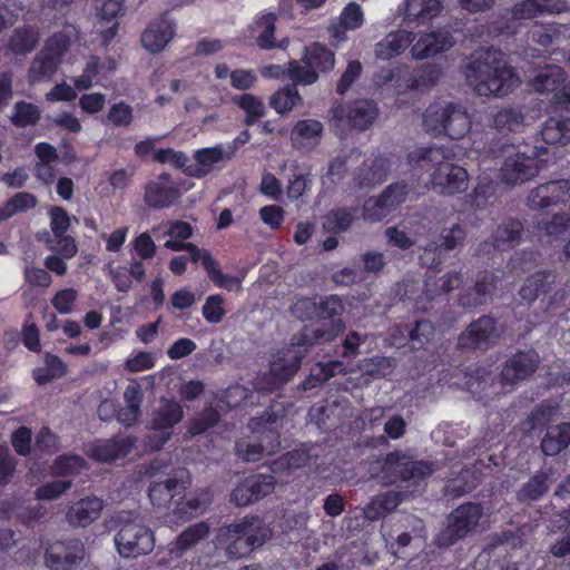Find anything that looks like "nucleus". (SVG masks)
I'll return each instance as SVG.
<instances>
[{"mask_svg": "<svg viewBox=\"0 0 570 570\" xmlns=\"http://www.w3.org/2000/svg\"><path fill=\"white\" fill-rule=\"evenodd\" d=\"M502 57L500 49L488 48L465 66L466 83L478 96L504 97L520 83L517 72Z\"/></svg>", "mask_w": 570, "mask_h": 570, "instance_id": "1", "label": "nucleus"}, {"mask_svg": "<svg viewBox=\"0 0 570 570\" xmlns=\"http://www.w3.org/2000/svg\"><path fill=\"white\" fill-rule=\"evenodd\" d=\"M267 539L263 521L256 515H246L239 522L218 528L213 543L216 550H223L230 560L249 556Z\"/></svg>", "mask_w": 570, "mask_h": 570, "instance_id": "2", "label": "nucleus"}, {"mask_svg": "<svg viewBox=\"0 0 570 570\" xmlns=\"http://www.w3.org/2000/svg\"><path fill=\"white\" fill-rule=\"evenodd\" d=\"M275 422L276 415L267 410L259 416L250 417L248 428L254 435L236 441V455L246 462H257L264 454H274L281 448L279 432L273 428Z\"/></svg>", "mask_w": 570, "mask_h": 570, "instance_id": "3", "label": "nucleus"}, {"mask_svg": "<svg viewBox=\"0 0 570 570\" xmlns=\"http://www.w3.org/2000/svg\"><path fill=\"white\" fill-rule=\"evenodd\" d=\"M160 468L156 461L145 466L144 474L151 480L148 498L154 507L174 508L177 500L185 498L188 480L181 470L165 472Z\"/></svg>", "mask_w": 570, "mask_h": 570, "instance_id": "4", "label": "nucleus"}, {"mask_svg": "<svg viewBox=\"0 0 570 570\" xmlns=\"http://www.w3.org/2000/svg\"><path fill=\"white\" fill-rule=\"evenodd\" d=\"M482 514L483 508L479 502H464L458 505L448 514L433 543L438 548H450L464 540L476 530Z\"/></svg>", "mask_w": 570, "mask_h": 570, "instance_id": "5", "label": "nucleus"}, {"mask_svg": "<svg viewBox=\"0 0 570 570\" xmlns=\"http://www.w3.org/2000/svg\"><path fill=\"white\" fill-rule=\"evenodd\" d=\"M334 65V52L321 42H313L305 47L301 62L288 61L287 77L295 85H313L318 80L320 73L330 72Z\"/></svg>", "mask_w": 570, "mask_h": 570, "instance_id": "6", "label": "nucleus"}, {"mask_svg": "<svg viewBox=\"0 0 570 570\" xmlns=\"http://www.w3.org/2000/svg\"><path fill=\"white\" fill-rule=\"evenodd\" d=\"M423 125L426 131L434 136L444 135L452 140L463 138L471 129L468 112L453 102H448L445 106L430 105L423 114Z\"/></svg>", "mask_w": 570, "mask_h": 570, "instance_id": "7", "label": "nucleus"}, {"mask_svg": "<svg viewBox=\"0 0 570 570\" xmlns=\"http://www.w3.org/2000/svg\"><path fill=\"white\" fill-rule=\"evenodd\" d=\"M315 338L307 328H304L293 335L288 346L276 352L269 364V373L279 385L294 377Z\"/></svg>", "mask_w": 570, "mask_h": 570, "instance_id": "8", "label": "nucleus"}, {"mask_svg": "<svg viewBox=\"0 0 570 570\" xmlns=\"http://www.w3.org/2000/svg\"><path fill=\"white\" fill-rule=\"evenodd\" d=\"M405 455L401 451L386 453L381 460L382 471L393 470V482L401 481L407 483L406 488H412L411 497L422 493L425 488V481L434 472L433 463L424 460L402 462Z\"/></svg>", "mask_w": 570, "mask_h": 570, "instance_id": "9", "label": "nucleus"}, {"mask_svg": "<svg viewBox=\"0 0 570 570\" xmlns=\"http://www.w3.org/2000/svg\"><path fill=\"white\" fill-rule=\"evenodd\" d=\"M499 338L498 321L491 315H481L459 334L456 348L461 352H484L490 350Z\"/></svg>", "mask_w": 570, "mask_h": 570, "instance_id": "10", "label": "nucleus"}, {"mask_svg": "<svg viewBox=\"0 0 570 570\" xmlns=\"http://www.w3.org/2000/svg\"><path fill=\"white\" fill-rule=\"evenodd\" d=\"M115 543L121 557L136 558L151 552L155 539L148 527L128 521L120 525Z\"/></svg>", "mask_w": 570, "mask_h": 570, "instance_id": "11", "label": "nucleus"}, {"mask_svg": "<svg viewBox=\"0 0 570 570\" xmlns=\"http://www.w3.org/2000/svg\"><path fill=\"white\" fill-rule=\"evenodd\" d=\"M181 195L179 185L173 180L170 174L165 171L147 181L144 187V203L147 207L156 210L175 206Z\"/></svg>", "mask_w": 570, "mask_h": 570, "instance_id": "12", "label": "nucleus"}, {"mask_svg": "<svg viewBox=\"0 0 570 570\" xmlns=\"http://www.w3.org/2000/svg\"><path fill=\"white\" fill-rule=\"evenodd\" d=\"M276 480L271 474L256 473L242 479L230 492V502L236 507L250 505L275 490Z\"/></svg>", "mask_w": 570, "mask_h": 570, "instance_id": "13", "label": "nucleus"}, {"mask_svg": "<svg viewBox=\"0 0 570 570\" xmlns=\"http://www.w3.org/2000/svg\"><path fill=\"white\" fill-rule=\"evenodd\" d=\"M85 558V546L76 538L56 541L45 552V563L50 570H73Z\"/></svg>", "mask_w": 570, "mask_h": 570, "instance_id": "14", "label": "nucleus"}, {"mask_svg": "<svg viewBox=\"0 0 570 570\" xmlns=\"http://www.w3.org/2000/svg\"><path fill=\"white\" fill-rule=\"evenodd\" d=\"M301 317L306 320L328 321L343 325L341 316L345 309L343 301L337 295L325 297H305L296 303Z\"/></svg>", "mask_w": 570, "mask_h": 570, "instance_id": "15", "label": "nucleus"}, {"mask_svg": "<svg viewBox=\"0 0 570 570\" xmlns=\"http://www.w3.org/2000/svg\"><path fill=\"white\" fill-rule=\"evenodd\" d=\"M539 364L540 357L534 350L517 351L504 362L500 372V383L503 386H513L529 379Z\"/></svg>", "mask_w": 570, "mask_h": 570, "instance_id": "16", "label": "nucleus"}, {"mask_svg": "<svg viewBox=\"0 0 570 570\" xmlns=\"http://www.w3.org/2000/svg\"><path fill=\"white\" fill-rule=\"evenodd\" d=\"M524 232L518 218L507 217L497 226L492 235L480 244V252L491 254L495 250H510L521 243Z\"/></svg>", "mask_w": 570, "mask_h": 570, "instance_id": "17", "label": "nucleus"}, {"mask_svg": "<svg viewBox=\"0 0 570 570\" xmlns=\"http://www.w3.org/2000/svg\"><path fill=\"white\" fill-rule=\"evenodd\" d=\"M468 184L466 169L452 163L436 167L431 175L432 189L443 196L464 193Z\"/></svg>", "mask_w": 570, "mask_h": 570, "instance_id": "18", "label": "nucleus"}, {"mask_svg": "<svg viewBox=\"0 0 570 570\" xmlns=\"http://www.w3.org/2000/svg\"><path fill=\"white\" fill-rule=\"evenodd\" d=\"M570 199V179L547 181L533 188L528 197L531 209H544Z\"/></svg>", "mask_w": 570, "mask_h": 570, "instance_id": "19", "label": "nucleus"}, {"mask_svg": "<svg viewBox=\"0 0 570 570\" xmlns=\"http://www.w3.org/2000/svg\"><path fill=\"white\" fill-rule=\"evenodd\" d=\"M135 444V436H112L107 440L97 441L91 446L89 455L97 462L111 463L130 454Z\"/></svg>", "mask_w": 570, "mask_h": 570, "instance_id": "20", "label": "nucleus"}, {"mask_svg": "<svg viewBox=\"0 0 570 570\" xmlns=\"http://www.w3.org/2000/svg\"><path fill=\"white\" fill-rule=\"evenodd\" d=\"M453 45L451 32L446 29H439L422 35L412 46L411 55L416 60H423L450 50Z\"/></svg>", "mask_w": 570, "mask_h": 570, "instance_id": "21", "label": "nucleus"}, {"mask_svg": "<svg viewBox=\"0 0 570 570\" xmlns=\"http://www.w3.org/2000/svg\"><path fill=\"white\" fill-rule=\"evenodd\" d=\"M538 174L535 160L523 154L508 157L500 168V177L508 185H519L534 178Z\"/></svg>", "mask_w": 570, "mask_h": 570, "instance_id": "22", "label": "nucleus"}, {"mask_svg": "<svg viewBox=\"0 0 570 570\" xmlns=\"http://www.w3.org/2000/svg\"><path fill=\"white\" fill-rule=\"evenodd\" d=\"M175 22L168 19L167 13L151 21L141 33V45L149 52L161 51L175 35Z\"/></svg>", "mask_w": 570, "mask_h": 570, "instance_id": "23", "label": "nucleus"}, {"mask_svg": "<svg viewBox=\"0 0 570 570\" xmlns=\"http://www.w3.org/2000/svg\"><path fill=\"white\" fill-rule=\"evenodd\" d=\"M104 501L96 497H85L72 503L66 512V520L71 527L86 528L99 519Z\"/></svg>", "mask_w": 570, "mask_h": 570, "instance_id": "24", "label": "nucleus"}, {"mask_svg": "<svg viewBox=\"0 0 570 570\" xmlns=\"http://www.w3.org/2000/svg\"><path fill=\"white\" fill-rule=\"evenodd\" d=\"M345 116V108L337 106L333 109V117L343 119ZM377 116V107L370 100H356L346 109V119L348 125L358 130L367 129Z\"/></svg>", "mask_w": 570, "mask_h": 570, "instance_id": "25", "label": "nucleus"}, {"mask_svg": "<svg viewBox=\"0 0 570 570\" xmlns=\"http://www.w3.org/2000/svg\"><path fill=\"white\" fill-rule=\"evenodd\" d=\"M186 250L189 253L190 259L194 263H197L198 261L202 262L208 278L214 283L215 286L230 289L237 283V279L234 276L222 272L218 262L213 258L208 250L199 249L193 243L187 244Z\"/></svg>", "mask_w": 570, "mask_h": 570, "instance_id": "26", "label": "nucleus"}, {"mask_svg": "<svg viewBox=\"0 0 570 570\" xmlns=\"http://www.w3.org/2000/svg\"><path fill=\"white\" fill-rule=\"evenodd\" d=\"M277 17L275 13H262L255 17L248 26L249 35L255 38L257 47L262 50H272L274 48H284L286 40L279 43L275 40Z\"/></svg>", "mask_w": 570, "mask_h": 570, "instance_id": "27", "label": "nucleus"}, {"mask_svg": "<svg viewBox=\"0 0 570 570\" xmlns=\"http://www.w3.org/2000/svg\"><path fill=\"white\" fill-rule=\"evenodd\" d=\"M124 0H106L104 1L99 16V36L101 43L108 47L118 33L119 22L118 17L124 13Z\"/></svg>", "mask_w": 570, "mask_h": 570, "instance_id": "28", "label": "nucleus"}, {"mask_svg": "<svg viewBox=\"0 0 570 570\" xmlns=\"http://www.w3.org/2000/svg\"><path fill=\"white\" fill-rule=\"evenodd\" d=\"M415 40V33L404 29L389 32L375 45V57L381 60H390L402 55Z\"/></svg>", "mask_w": 570, "mask_h": 570, "instance_id": "29", "label": "nucleus"}, {"mask_svg": "<svg viewBox=\"0 0 570 570\" xmlns=\"http://www.w3.org/2000/svg\"><path fill=\"white\" fill-rule=\"evenodd\" d=\"M391 163L389 158L376 156L370 164L364 161L355 171L354 180L360 187H373L383 183L389 175Z\"/></svg>", "mask_w": 570, "mask_h": 570, "instance_id": "30", "label": "nucleus"}, {"mask_svg": "<svg viewBox=\"0 0 570 570\" xmlns=\"http://www.w3.org/2000/svg\"><path fill=\"white\" fill-rule=\"evenodd\" d=\"M455 158V153L452 147L445 146H429L425 148H417L411 151L407 156L410 165L424 167L429 164L431 167H440L441 165L451 164L450 160Z\"/></svg>", "mask_w": 570, "mask_h": 570, "instance_id": "31", "label": "nucleus"}, {"mask_svg": "<svg viewBox=\"0 0 570 570\" xmlns=\"http://www.w3.org/2000/svg\"><path fill=\"white\" fill-rule=\"evenodd\" d=\"M442 75L435 63H424L403 77L404 88L409 90H426L438 83Z\"/></svg>", "mask_w": 570, "mask_h": 570, "instance_id": "32", "label": "nucleus"}, {"mask_svg": "<svg viewBox=\"0 0 570 570\" xmlns=\"http://www.w3.org/2000/svg\"><path fill=\"white\" fill-rule=\"evenodd\" d=\"M567 73L563 68L556 65H547L539 70L531 81L534 91L553 95L566 85Z\"/></svg>", "mask_w": 570, "mask_h": 570, "instance_id": "33", "label": "nucleus"}, {"mask_svg": "<svg viewBox=\"0 0 570 570\" xmlns=\"http://www.w3.org/2000/svg\"><path fill=\"white\" fill-rule=\"evenodd\" d=\"M570 445V423L549 426L541 440V451L547 456H554L564 451Z\"/></svg>", "mask_w": 570, "mask_h": 570, "instance_id": "34", "label": "nucleus"}, {"mask_svg": "<svg viewBox=\"0 0 570 570\" xmlns=\"http://www.w3.org/2000/svg\"><path fill=\"white\" fill-rule=\"evenodd\" d=\"M194 158L196 164H191L186 169V175L203 178L212 171L215 164L224 159V149L222 146L197 149L194 154Z\"/></svg>", "mask_w": 570, "mask_h": 570, "instance_id": "35", "label": "nucleus"}, {"mask_svg": "<svg viewBox=\"0 0 570 570\" xmlns=\"http://www.w3.org/2000/svg\"><path fill=\"white\" fill-rule=\"evenodd\" d=\"M443 10L441 0H405V18L419 23L430 22Z\"/></svg>", "mask_w": 570, "mask_h": 570, "instance_id": "36", "label": "nucleus"}, {"mask_svg": "<svg viewBox=\"0 0 570 570\" xmlns=\"http://www.w3.org/2000/svg\"><path fill=\"white\" fill-rule=\"evenodd\" d=\"M541 137L548 145H568L570 142V118L549 117L542 126Z\"/></svg>", "mask_w": 570, "mask_h": 570, "instance_id": "37", "label": "nucleus"}, {"mask_svg": "<svg viewBox=\"0 0 570 570\" xmlns=\"http://www.w3.org/2000/svg\"><path fill=\"white\" fill-rule=\"evenodd\" d=\"M463 283L461 272H449L438 281H433L431 276H426L424 281V295L428 301H434L451 291L459 288Z\"/></svg>", "mask_w": 570, "mask_h": 570, "instance_id": "38", "label": "nucleus"}, {"mask_svg": "<svg viewBox=\"0 0 570 570\" xmlns=\"http://www.w3.org/2000/svg\"><path fill=\"white\" fill-rule=\"evenodd\" d=\"M184 416L181 405L173 400H164L158 410L154 412L151 428L155 431L168 430L178 424Z\"/></svg>", "mask_w": 570, "mask_h": 570, "instance_id": "39", "label": "nucleus"}, {"mask_svg": "<svg viewBox=\"0 0 570 570\" xmlns=\"http://www.w3.org/2000/svg\"><path fill=\"white\" fill-rule=\"evenodd\" d=\"M549 490V474L543 470L537 471L517 492V499L521 503H530L540 500Z\"/></svg>", "mask_w": 570, "mask_h": 570, "instance_id": "40", "label": "nucleus"}, {"mask_svg": "<svg viewBox=\"0 0 570 570\" xmlns=\"http://www.w3.org/2000/svg\"><path fill=\"white\" fill-rule=\"evenodd\" d=\"M551 275L546 272L531 274L521 285L519 296L528 304L533 303L541 294L550 292Z\"/></svg>", "mask_w": 570, "mask_h": 570, "instance_id": "41", "label": "nucleus"}, {"mask_svg": "<svg viewBox=\"0 0 570 570\" xmlns=\"http://www.w3.org/2000/svg\"><path fill=\"white\" fill-rule=\"evenodd\" d=\"M354 219L353 209L346 207L333 208L323 216L322 226L328 234H342L351 228Z\"/></svg>", "mask_w": 570, "mask_h": 570, "instance_id": "42", "label": "nucleus"}, {"mask_svg": "<svg viewBox=\"0 0 570 570\" xmlns=\"http://www.w3.org/2000/svg\"><path fill=\"white\" fill-rule=\"evenodd\" d=\"M401 328L402 334L406 333L412 350L424 348L435 334V327L429 320H416L413 325H404Z\"/></svg>", "mask_w": 570, "mask_h": 570, "instance_id": "43", "label": "nucleus"}, {"mask_svg": "<svg viewBox=\"0 0 570 570\" xmlns=\"http://www.w3.org/2000/svg\"><path fill=\"white\" fill-rule=\"evenodd\" d=\"M497 191V183L488 176H479L476 186L466 196V204L475 210L484 209Z\"/></svg>", "mask_w": 570, "mask_h": 570, "instance_id": "44", "label": "nucleus"}, {"mask_svg": "<svg viewBox=\"0 0 570 570\" xmlns=\"http://www.w3.org/2000/svg\"><path fill=\"white\" fill-rule=\"evenodd\" d=\"M233 102L245 112L243 122L247 127L254 126L266 114L262 99L253 94L245 92L235 96Z\"/></svg>", "mask_w": 570, "mask_h": 570, "instance_id": "45", "label": "nucleus"}, {"mask_svg": "<svg viewBox=\"0 0 570 570\" xmlns=\"http://www.w3.org/2000/svg\"><path fill=\"white\" fill-rule=\"evenodd\" d=\"M38 41V31L30 26H23L13 30L8 47L16 55H26L36 48Z\"/></svg>", "mask_w": 570, "mask_h": 570, "instance_id": "46", "label": "nucleus"}, {"mask_svg": "<svg viewBox=\"0 0 570 570\" xmlns=\"http://www.w3.org/2000/svg\"><path fill=\"white\" fill-rule=\"evenodd\" d=\"M343 363L340 361L318 362L312 368L308 377L303 382V389H314L342 372Z\"/></svg>", "mask_w": 570, "mask_h": 570, "instance_id": "47", "label": "nucleus"}, {"mask_svg": "<svg viewBox=\"0 0 570 570\" xmlns=\"http://www.w3.org/2000/svg\"><path fill=\"white\" fill-rule=\"evenodd\" d=\"M524 114L518 107H507L493 115V125L499 131L517 132L524 126Z\"/></svg>", "mask_w": 570, "mask_h": 570, "instance_id": "48", "label": "nucleus"}, {"mask_svg": "<svg viewBox=\"0 0 570 570\" xmlns=\"http://www.w3.org/2000/svg\"><path fill=\"white\" fill-rule=\"evenodd\" d=\"M297 85H286L275 91L269 98V106L279 115H285L296 106L302 97L296 88Z\"/></svg>", "mask_w": 570, "mask_h": 570, "instance_id": "49", "label": "nucleus"}, {"mask_svg": "<svg viewBox=\"0 0 570 570\" xmlns=\"http://www.w3.org/2000/svg\"><path fill=\"white\" fill-rule=\"evenodd\" d=\"M40 118L41 112L38 106L20 100L14 104L13 114L10 120L16 127L26 128L37 125Z\"/></svg>", "mask_w": 570, "mask_h": 570, "instance_id": "50", "label": "nucleus"}, {"mask_svg": "<svg viewBox=\"0 0 570 570\" xmlns=\"http://www.w3.org/2000/svg\"><path fill=\"white\" fill-rule=\"evenodd\" d=\"M60 62L41 49L30 66V77L38 81L49 79L56 73Z\"/></svg>", "mask_w": 570, "mask_h": 570, "instance_id": "51", "label": "nucleus"}, {"mask_svg": "<svg viewBox=\"0 0 570 570\" xmlns=\"http://www.w3.org/2000/svg\"><path fill=\"white\" fill-rule=\"evenodd\" d=\"M559 405L551 400L541 401L529 414L528 423L531 430L548 428L556 416Z\"/></svg>", "mask_w": 570, "mask_h": 570, "instance_id": "52", "label": "nucleus"}, {"mask_svg": "<svg viewBox=\"0 0 570 570\" xmlns=\"http://www.w3.org/2000/svg\"><path fill=\"white\" fill-rule=\"evenodd\" d=\"M206 510V503L198 497L177 500L173 508V515L177 521L186 522L198 517Z\"/></svg>", "mask_w": 570, "mask_h": 570, "instance_id": "53", "label": "nucleus"}, {"mask_svg": "<svg viewBox=\"0 0 570 570\" xmlns=\"http://www.w3.org/2000/svg\"><path fill=\"white\" fill-rule=\"evenodd\" d=\"M466 238V230L460 224H454L450 228H443L439 242L435 245L434 252L439 250H453L461 247ZM435 255V253H433Z\"/></svg>", "mask_w": 570, "mask_h": 570, "instance_id": "54", "label": "nucleus"}, {"mask_svg": "<svg viewBox=\"0 0 570 570\" xmlns=\"http://www.w3.org/2000/svg\"><path fill=\"white\" fill-rule=\"evenodd\" d=\"M209 533L206 522H197L184 530L176 539L175 547L179 551H186L205 539Z\"/></svg>", "mask_w": 570, "mask_h": 570, "instance_id": "55", "label": "nucleus"}, {"mask_svg": "<svg viewBox=\"0 0 570 570\" xmlns=\"http://www.w3.org/2000/svg\"><path fill=\"white\" fill-rule=\"evenodd\" d=\"M86 464V460L79 454H62L53 461L52 470L58 476H69L80 473Z\"/></svg>", "mask_w": 570, "mask_h": 570, "instance_id": "56", "label": "nucleus"}, {"mask_svg": "<svg viewBox=\"0 0 570 570\" xmlns=\"http://www.w3.org/2000/svg\"><path fill=\"white\" fill-rule=\"evenodd\" d=\"M220 420L219 412L214 407H206L202 411L198 417L191 420L188 425V434L191 436L202 435L209 429L217 425Z\"/></svg>", "mask_w": 570, "mask_h": 570, "instance_id": "57", "label": "nucleus"}, {"mask_svg": "<svg viewBox=\"0 0 570 570\" xmlns=\"http://www.w3.org/2000/svg\"><path fill=\"white\" fill-rule=\"evenodd\" d=\"M323 124L316 119H303L298 120L293 130L292 137L293 140L296 141L298 138L305 140H314L315 144H318L322 135H323Z\"/></svg>", "mask_w": 570, "mask_h": 570, "instance_id": "58", "label": "nucleus"}, {"mask_svg": "<svg viewBox=\"0 0 570 570\" xmlns=\"http://www.w3.org/2000/svg\"><path fill=\"white\" fill-rule=\"evenodd\" d=\"M106 118L114 127L128 128L134 121V109L121 100L110 106Z\"/></svg>", "mask_w": 570, "mask_h": 570, "instance_id": "59", "label": "nucleus"}, {"mask_svg": "<svg viewBox=\"0 0 570 570\" xmlns=\"http://www.w3.org/2000/svg\"><path fill=\"white\" fill-rule=\"evenodd\" d=\"M410 186L405 181H396L389 185L381 194L385 205L392 213L407 199Z\"/></svg>", "mask_w": 570, "mask_h": 570, "instance_id": "60", "label": "nucleus"}, {"mask_svg": "<svg viewBox=\"0 0 570 570\" xmlns=\"http://www.w3.org/2000/svg\"><path fill=\"white\" fill-rule=\"evenodd\" d=\"M394 364L392 358L383 355H374L365 358L362 364V370L365 374L373 377H384L393 372Z\"/></svg>", "mask_w": 570, "mask_h": 570, "instance_id": "61", "label": "nucleus"}, {"mask_svg": "<svg viewBox=\"0 0 570 570\" xmlns=\"http://www.w3.org/2000/svg\"><path fill=\"white\" fill-rule=\"evenodd\" d=\"M72 487L69 480H55L39 485L35 490V498L39 501H50L58 499Z\"/></svg>", "mask_w": 570, "mask_h": 570, "instance_id": "62", "label": "nucleus"}, {"mask_svg": "<svg viewBox=\"0 0 570 570\" xmlns=\"http://www.w3.org/2000/svg\"><path fill=\"white\" fill-rule=\"evenodd\" d=\"M547 11H550L548 4L541 0H523L513 6L512 17L517 20H525L539 17Z\"/></svg>", "mask_w": 570, "mask_h": 570, "instance_id": "63", "label": "nucleus"}, {"mask_svg": "<svg viewBox=\"0 0 570 570\" xmlns=\"http://www.w3.org/2000/svg\"><path fill=\"white\" fill-rule=\"evenodd\" d=\"M390 214L391 212L381 195L368 198L362 209L363 219L370 223L381 222Z\"/></svg>", "mask_w": 570, "mask_h": 570, "instance_id": "64", "label": "nucleus"}]
</instances>
